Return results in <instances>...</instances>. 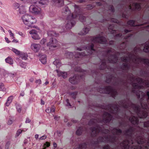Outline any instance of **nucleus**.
I'll return each mask as SVG.
<instances>
[{
  "label": "nucleus",
  "instance_id": "1",
  "mask_svg": "<svg viewBox=\"0 0 149 149\" xmlns=\"http://www.w3.org/2000/svg\"><path fill=\"white\" fill-rule=\"evenodd\" d=\"M126 139L120 143L122 149H149L148 130L139 128L138 130L130 126L124 132Z\"/></svg>",
  "mask_w": 149,
  "mask_h": 149
},
{
  "label": "nucleus",
  "instance_id": "2",
  "mask_svg": "<svg viewBox=\"0 0 149 149\" xmlns=\"http://www.w3.org/2000/svg\"><path fill=\"white\" fill-rule=\"evenodd\" d=\"M102 119L101 118L92 119L89 121L88 124L89 125L94 126L91 129L92 131L91 134L92 137H96L100 132L106 134L109 133L110 131L109 130H102L99 123H101V126H102L103 123H109L112 120V116L110 113L105 112L102 115Z\"/></svg>",
  "mask_w": 149,
  "mask_h": 149
},
{
  "label": "nucleus",
  "instance_id": "3",
  "mask_svg": "<svg viewBox=\"0 0 149 149\" xmlns=\"http://www.w3.org/2000/svg\"><path fill=\"white\" fill-rule=\"evenodd\" d=\"M97 50L96 47H95L94 48V44L93 43H91L88 46L87 50L88 52H87L86 50H85L84 52H76L75 53L74 56L72 52H67L65 53V56L67 58L70 59H73L74 57L76 59V60L79 61L80 60L79 59H82L83 56L91 54L93 53V51L96 52Z\"/></svg>",
  "mask_w": 149,
  "mask_h": 149
},
{
  "label": "nucleus",
  "instance_id": "4",
  "mask_svg": "<svg viewBox=\"0 0 149 149\" xmlns=\"http://www.w3.org/2000/svg\"><path fill=\"white\" fill-rule=\"evenodd\" d=\"M74 70L75 71L83 72L82 74H80L77 75H74L73 77H70L69 79V81L72 84H77L78 82L81 79L83 80L84 79L86 73L87 74H88L91 75L93 76V77H96L97 75L96 71H91V73H88V72L86 71L83 72V70L80 67H77L74 68Z\"/></svg>",
  "mask_w": 149,
  "mask_h": 149
},
{
  "label": "nucleus",
  "instance_id": "5",
  "mask_svg": "<svg viewBox=\"0 0 149 149\" xmlns=\"http://www.w3.org/2000/svg\"><path fill=\"white\" fill-rule=\"evenodd\" d=\"M121 59L122 61L126 63L130 62V60L136 64L143 62L146 65L147 68H149V59L136 56L134 54L131 53H130L128 56L122 57L121 58Z\"/></svg>",
  "mask_w": 149,
  "mask_h": 149
},
{
  "label": "nucleus",
  "instance_id": "6",
  "mask_svg": "<svg viewBox=\"0 0 149 149\" xmlns=\"http://www.w3.org/2000/svg\"><path fill=\"white\" fill-rule=\"evenodd\" d=\"M63 12L65 11V13L68 14L67 17V23L65 28L66 29H71L75 24V21L74 19L79 16V14L77 13L75 14L72 13L71 15V12L68 6H65L62 10Z\"/></svg>",
  "mask_w": 149,
  "mask_h": 149
},
{
  "label": "nucleus",
  "instance_id": "7",
  "mask_svg": "<svg viewBox=\"0 0 149 149\" xmlns=\"http://www.w3.org/2000/svg\"><path fill=\"white\" fill-rule=\"evenodd\" d=\"M104 138L102 136H99L96 141L93 139L89 140L87 143L81 144L77 147L76 149H95L99 143V142H103Z\"/></svg>",
  "mask_w": 149,
  "mask_h": 149
},
{
  "label": "nucleus",
  "instance_id": "8",
  "mask_svg": "<svg viewBox=\"0 0 149 149\" xmlns=\"http://www.w3.org/2000/svg\"><path fill=\"white\" fill-rule=\"evenodd\" d=\"M98 92L100 93L110 94L111 97L115 99L116 96L118 95L117 90L113 88L111 86H106L104 88H100L97 89Z\"/></svg>",
  "mask_w": 149,
  "mask_h": 149
},
{
  "label": "nucleus",
  "instance_id": "9",
  "mask_svg": "<svg viewBox=\"0 0 149 149\" xmlns=\"http://www.w3.org/2000/svg\"><path fill=\"white\" fill-rule=\"evenodd\" d=\"M111 132L113 135L105 136L104 138L110 142L113 143L117 142L118 140V137L115 135H120L122 134V132L120 129L114 128L111 130Z\"/></svg>",
  "mask_w": 149,
  "mask_h": 149
},
{
  "label": "nucleus",
  "instance_id": "10",
  "mask_svg": "<svg viewBox=\"0 0 149 149\" xmlns=\"http://www.w3.org/2000/svg\"><path fill=\"white\" fill-rule=\"evenodd\" d=\"M107 53L105 55V57L107 58V61L110 63L115 64L117 63L118 61V54L120 53L118 52H116L114 54H109L111 53H112V49H110L106 51Z\"/></svg>",
  "mask_w": 149,
  "mask_h": 149
},
{
  "label": "nucleus",
  "instance_id": "11",
  "mask_svg": "<svg viewBox=\"0 0 149 149\" xmlns=\"http://www.w3.org/2000/svg\"><path fill=\"white\" fill-rule=\"evenodd\" d=\"M132 5L134 6V8H132L131 5L130 4L128 6L129 9L127 10V9H125L124 11L125 13L123 12L122 13V17L127 19L131 15L132 11L134 10H139L141 9V7L140 3H133Z\"/></svg>",
  "mask_w": 149,
  "mask_h": 149
},
{
  "label": "nucleus",
  "instance_id": "12",
  "mask_svg": "<svg viewBox=\"0 0 149 149\" xmlns=\"http://www.w3.org/2000/svg\"><path fill=\"white\" fill-rule=\"evenodd\" d=\"M103 108L109 111L111 113L116 116L118 115L120 113V109L117 104H108Z\"/></svg>",
  "mask_w": 149,
  "mask_h": 149
},
{
  "label": "nucleus",
  "instance_id": "13",
  "mask_svg": "<svg viewBox=\"0 0 149 149\" xmlns=\"http://www.w3.org/2000/svg\"><path fill=\"white\" fill-rule=\"evenodd\" d=\"M21 19L24 23L29 26H30L31 24L35 23L36 22L35 17L28 14H25L22 16Z\"/></svg>",
  "mask_w": 149,
  "mask_h": 149
},
{
  "label": "nucleus",
  "instance_id": "14",
  "mask_svg": "<svg viewBox=\"0 0 149 149\" xmlns=\"http://www.w3.org/2000/svg\"><path fill=\"white\" fill-rule=\"evenodd\" d=\"M132 93L135 94L138 99L141 97V94L142 92L140 91V89H142L143 87L142 86L139 85L136 83H132Z\"/></svg>",
  "mask_w": 149,
  "mask_h": 149
},
{
  "label": "nucleus",
  "instance_id": "15",
  "mask_svg": "<svg viewBox=\"0 0 149 149\" xmlns=\"http://www.w3.org/2000/svg\"><path fill=\"white\" fill-rule=\"evenodd\" d=\"M90 40L92 42L94 43L98 44L99 43L105 44L107 41L106 38L103 36H100L96 37H91L90 38Z\"/></svg>",
  "mask_w": 149,
  "mask_h": 149
},
{
  "label": "nucleus",
  "instance_id": "16",
  "mask_svg": "<svg viewBox=\"0 0 149 149\" xmlns=\"http://www.w3.org/2000/svg\"><path fill=\"white\" fill-rule=\"evenodd\" d=\"M57 42V40L55 38H51L50 39L49 42L47 43V45L50 50H53L58 46Z\"/></svg>",
  "mask_w": 149,
  "mask_h": 149
},
{
  "label": "nucleus",
  "instance_id": "17",
  "mask_svg": "<svg viewBox=\"0 0 149 149\" xmlns=\"http://www.w3.org/2000/svg\"><path fill=\"white\" fill-rule=\"evenodd\" d=\"M121 115L123 117L128 119L132 124L137 125L138 124L139 120L138 118L133 116H131L130 117L127 116L125 113H123Z\"/></svg>",
  "mask_w": 149,
  "mask_h": 149
},
{
  "label": "nucleus",
  "instance_id": "18",
  "mask_svg": "<svg viewBox=\"0 0 149 149\" xmlns=\"http://www.w3.org/2000/svg\"><path fill=\"white\" fill-rule=\"evenodd\" d=\"M30 11L36 15L39 14L41 13V9L36 4L31 5L29 7Z\"/></svg>",
  "mask_w": 149,
  "mask_h": 149
},
{
  "label": "nucleus",
  "instance_id": "19",
  "mask_svg": "<svg viewBox=\"0 0 149 149\" xmlns=\"http://www.w3.org/2000/svg\"><path fill=\"white\" fill-rule=\"evenodd\" d=\"M29 33L31 35V36L34 40H39L40 38L37 33V31L35 29H32L29 31Z\"/></svg>",
  "mask_w": 149,
  "mask_h": 149
},
{
  "label": "nucleus",
  "instance_id": "20",
  "mask_svg": "<svg viewBox=\"0 0 149 149\" xmlns=\"http://www.w3.org/2000/svg\"><path fill=\"white\" fill-rule=\"evenodd\" d=\"M41 46L39 44L33 43L31 44V48L35 52H38L40 50Z\"/></svg>",
  "mask_w": 149,
  "mask_h": 149
},
{
  "label": "nucleus",
  "instance_id": "21",
  "mask_svg": "<svg viewBox=\"0 0 149 149\" xmlns=\"http://www.w3.org/2000/svg\"><path fill=\"white\" fill-rule=\"evenodd\" d=\"M122 84V86H127V82L126 81H124L123 80L120 79L119 82L117 81H115L114 85L115 86H118L119 85Z\"/></svg>",
  "mask_w": 149,
  "mask_h": 149
},
{
  "label": "nucleus",
  "instance_id": "22",
  "mask_svg": "<svg viewBox=\"0 0 149 149\" xmlns=\"http://www.w3.org/2000/svg\"><path fill=\"white\" fill-rule=\"evenodd\" d=\"M48 2V0H36V1L34 2V3L41 6L47 4Z\"/></svg>",
  "mask_w": 149,
  "mask_h": 149
},
{
  "label": "nucleus",
  "instance_id": "23",
  "mask_svg": "<svg viewBox=\"0 0 149 149\" xmlns=\"http://www.w3.org/2000/svg\"><path fill=\"white\" fill-rule=\"evenodd\" d=\"M84 131H85V132H86L87 129L86 128L83 127H79L78 128L76 132V134L78 135H80L83 132H84Z\"/></svg>",
  "mask_w": 149,
  "mask_h": 149
},
{
  "label": "nucleus",
  "instance_id": "24",
  "mask_svg": "<svg viewBox=\"0 0 149 149\" xmlns=\"http://www.w3.org/2000/svg\"><path fill=\"white\" fill-rule=\"evenodd\" d=\"M101 63L100 66L99 68L100 70H104L107 68L106 61L105 58L101 60Z\"/></svg>",
  "mask_w": 149,
  "mask_h": 149
},
{
  "label": "nucleus",
  "instance_id": "25",
  "mask_svg": "<svg viewBox=\"0 0 149 149\" xmlns=\"http://www.w3.org/2000/svg\"><path fill=\"white\" fill-rule=\"evenodd\" d=\"M56 71L57 73V75L58 76H62L64 78H65L67 77V72H61L58 69L56 70Z\"/></svg>",
  "mask_w": 149,
  "mask_h": 149
},
{
  "label": "nucleus",
  "instance_id": "26",
  "mask_svg": "<svg viewBox=\"0 0 149 149\" xmlns=\"http://www.w3.org/2000/svg\"><path fill=\"white\" fill-rule=\"evenodd\" d=\"M121 68L123 70H127L130 69V66L127 63H123L121 66Z\"/></svg>",
  "mask_w": 149,
  "mask_h": 149
},
{
  "label": "nucleus",
  "instance_id": "27",
  "mask_svg": "<svg viewBox=\"0 0 149 149\" xmlns=\"http://www.w3.org/2000/svg\"><path fill=\"white\" fill-rule=\"evenodd\" d=\"M40 60L43 64H45L47 63V56L46 55H43L40 57Z\"/></svg>",
  "mask_w": 149,
  "mask_h": 149
},
{
  "label": "nucleus",
  "instance_id": "28",
  "mask_svg": "<svg viewBox=\"0 0 149 149\" xmlns=\"http://www.w3.org/2000/svg\"><path fill=\"white\" fill-rule=\"evenodd\" d=\"M135 20H130L127 22V24L132 27H136L138 25L135 24Z\"/></svg>",
  "mask_w": 149,
  "mask_h": 149
},
{
  "label": "nucleus",
  "instance_id": "29",
  "mask_svg": "<svg viewBox=\"0 0 149 149\" xmlns=\"http://www.w3.org/2000/svg\"><path fill=\"white\" fill-rule=\"evenodd\" d=\"M114 28L115 26L113 24H110L108 27L109 29H110L112 30L111 33L113 34L116 33V30L114 29Z\"/></svg>",
  "mask_w": 149,
  "mask_h": 149
},
{
  "label": "nucleus",
  "instance_id": "30",
  "mask_svg": "<svg viewBox=\"0 0 149 149\" xmlns=\"http://www.w3.org/2000/svg\"><path fill=\"white\" fill-rule=\"evenodd\" d=\"M89 30V28L85 27L83 29L82 31L81 32H80L79 33V34L81 35H85L88 32Z\"/></svg>",
  "mask_w": 149,
  "mask_h": 149
},
{
  "label": "nucleus",
  "instance_id": "31",
  "mask_svg": "<svg viewBox=\"0 0 149 149\" xmlns=\"http://www.w3.org/2000/svg\"><path fill=\"white\" fill-rule=\"evenodd\" d=\"M19 56L22 59L26 60L27 59L28 55L26 53L21 52Z\"/></svg>",
  "mask_w": 149,
  "mask_h": 149
},
{
  "label": "nucleus",
  "instance_id": "32",
  "mask_svg": "<svg viewBox=\"0 0 149 149\" xmlns=\"http://www.w3.org/2000/svg\"><path fill=\"white\" fill-rule=\"evenodd\" d=\"M18 11L20 14H24L26 11L24 7L22 6L19 7Z\"/></svg>",
  "mask_w": 149,
  "mask_h": 149
},
{
  "label": "nucleus",
  "instance_id": "33",
  "mask_svg": "<svg viewBox=\"0 0 149 149\" xmlns=\"http://www.w3.org/2000/svg\"><path fill=\"white\" fill-rule=\"evenodd\" d=\"M53 63L56 66L57 68H59L61 65L60 61L57 59L53 62Z\"/></svg>",
  "mask_w": 149,
  "mask_h": 149
},
{
  "label": "nucleus",
  "instance_id": "34",
  "mask_svg": "<svg viewBox=\"0 0 149 149\" xmlns=\"http://www.w3.org/2000/svg\"><path fill=\"white\" fill-rule=\"evenodd\" d=\"M47 34L48 36H54L56 37L58 36V34L54 31H49L48 32Z\"/></svg>",
  "mask_w": 149,
  "mask_h": 149
},
{
  "label": "nucleus",
  "instance_id": "35",
  "mask_svg": "<svg viewBox=\"0 0 149 149\" xmlns=\"http://www.w3.org/2000/svg\"><path fill=\"white\" fill-rule=\"evenodd\" d=\"M13 96H10L7 99V102L5 104L6 106H8L10 103L12 102L13 99Z\"/></svg>",
  "mask_w": 149,
  "mask_h": 149
},
{
  "label": "nucleus",
  "instance_id": "36",
  "mask_svg": "<svg viewBox=\"0 0 149 149\" xmlns=\"http://www.w3.org/2000/svg\"><path fill=\"white\" fill-rule=\"evenodd\" d=\"M116 78V77H114L112 75H111L109 78H107L106 80V82L108 83L109 84L111 82L112 80L113 79H115Z\"/></svg>",
  "mask_w": 149,
  "mask_h": 149
},
{
  "label": "nucleus",
  "instance_id": "37",
  "mask_svg": "<svg viewBox=\"0 0 149 149\" xmlns=\"http://www.w3.org/2000/svg\"><path fill=\"white\" fill-rule=\"evenodd\" d=\"M5 61L6 63L10 64H12L13 63V59L10 57H8L6 58L5 59Z\"/></svg>",
  "mask_w": 149,
  "mask_h": 149
},
{
  "label": "nucleus",
  "instance_id": "38",
  "mask_svg": "<svg viewBox=\"0 0 149 149\" xmlns=\"http://www.w3.org/2000/svg\"><path fill=\"white\" fill-rule=\"evenodd\" d=\"M15 106L17 111L19 113H20L22 111V107L21 105L18 103H16Z\"/></svg>",
  "mask_w": 149,
  "mask_h": 149
},
{
  "label": "nucleus",
  "instance_id": "39",
  "mask_svg": "<svg viewBox=\"0 0 149 149\" xmlns=\"http://www.w3.org/2000/svg\"><path fill=\"white\" fill-rule=\"evenodd\" d=\"M148 72L147 70H143L141 72V76L142 77H146L148 74Z\"/></svg>",
  "mask_w": 149,
  "mask_h": 149
},
{
  "label": "nucleus",
  "instance_id": "40",
  "mask_svg": "<svg viewBox=\"0 0 149 149\" xmlns=\"http://www.w3.org/2000/svg\"><path fill=\"white\" fill-rule=\"evenodd\" d=\"M54 1L56 3L60 4V6L63 5L64 4L63 0H54Z\"/></svg>",
  "mask_w": 149,
  "mask_h": 149
},
{
  "label": "nucleus",
  "instance_id": "41",
  "mask_svg": "<svg viewBox=\"0 0 149 149\" xmlns=\"http://www.w3.org/2000/svg\"><path fill=\"white\" fill-rule=\"evenodd\" d=\"M136 80L139 83L143 84L144 82L143 79L140 77H137L136 78Z\"/></svg>",
  "mask_w": 149,
  "mask_h": 149
},
{
  "label": "nucleus",
  "instance_id": "42",
  "mask_svg": "<svg viewBox=\"0 0 149 149\" xmlns=\"http://www.w3.org/2000/svg\"><path fill=\"white\" fill-rule=\"evenodd\" d=\"M79 19L81 22H83L86 21V17L83 15H81L79 17Z\"/></svg>",
  "mask_w": 149,
  "mask_h": 149
},
{
  "label": "nucleus",
  "instance_id": "43",
  "mask_svg": "<svg viewBox=\"0 0 149 149\" xmlns=\"http://www.w3.org/2000/svg\"><path fill=\"white\" fill-rule=\"evenodd\" d=\"M143 51L146 52H149V45H146L144 47Z\"/></svg>",
  "mask_w": 149,
  "mask_h": 149
},
{
  "label": "nucleus",
  "instance_id": "44",
  "mask_svg": "<svg viewBox=\"0 0 149 149\" xmlns=\"http://www.w3.org/2000/svg\"><path fill=\"white\" fill-rule=\"evenodd\" d=\"M5 91L6 88L4 87V84L3 83H0V91Z\"/></svg>",
  "mask_w": 149,
  "mask_h": 149
},
{
  "label": "nucleus",
  "instance_id": "45",
  "mask_svg": "<svg viewBox=\"0 0 149 149\" xmlns=\"http://www.w3.org/2000/svg\"><path fill=\"white\" fill-rule=\"evenodd\" d=\"M78 93L77 92H74L71 93L70 94L72 97L74 99H75L76 98V96Z\"/></svg>",
  "mask_w": 149,
  "mask_h": 149
},
{
  "label": "nucleus",
  "instance_id": "46",
  "mask_svg": "<svg viewBox=\"0 0 149 149\" xmlns=\"http://www.w3.org/2000/svg\"><path fill=\"white\" fill-rule=\"evenodd\" d=\"M12 51L16 54H17L19 56L21 52L19 51H18L15 48H13L12 49Z\"/></svg>",
  "mask_w": 149,
  "mask_h": 149
},
{
  "label": "nucleus",
  "instance_id": "47",
  "mask_svg": "<svg viewBox=\"0 0 149 149\" xmlns=\"http://www.w3.org/2000/svg\"><path fill=\"white\" fill-rule=\"evenodd\" d=\"M109 10L112 13H114L115 11L113 5H110L109 7Z\"/></svg>",
  "mask_w": 149,
  "mask_h": 149
},
{
  "label": "nucleus",
  "instance_id": "48",
  "mask_svg": "<svg viewBox=\"0 0 149 149\" xmlns=\"http://www.w3.org/2000/svg\"><path fill=\"white\" fill-rule=\"evenodd\" d=\"M126 44L125 42H123L120 45V47H122L121 48V49H124L126 47Z\"/></svg>",
  "mask_w": 149,
  "mask_h": 149
},
{
  "label": "nucleus",
  "instance_id": "49",
  "mask_svg": "<svg viewBox=\"0 0 149 149\" xmlns=\"http://www.w3.org/2000/svg\"><path fill=\"white\" fill-rule=\"evenodd\" d=\"M23 131V130H22L20 129L18 130L17 132L16 136L17 137L19 135L22 133Z\"/></svg>",
  "mask_w": 149,
  "mask_h": 149
},
{
  "label": "nucleus",
  "instance_id": "50",
  "mask_svg": "<svg viewBox=\"0 0 149 149\" xmlns=\"http://www.w3.org/2000/svg\"><path fill=\"white\" fill-rule=\"evenodd\" d=\"M74 8L75 12L77 10H78L79 12L80 10V8L79 6L76 5H75L74 6Z\"/></svg>",
  "mask_w": 149,
  "mask_h": 149
},
{
  "label": "nucleus",
  "instance_id": "51",
  "mask_svg": "<svg viewBox=\"0 0 149 149\" xmlns=\"http://www.w3.org/2000/svg\"><path fill=\"white\" fill-rule=\"evenodd\" d=\"M144 127H146L148 128L149 127V121L145 122L144 123Z\"/></svg>",
  "mask_w": 149,
  "mask_h": 149
},
{
  "label": "nucleus",
  "instance_id": "52",
  "mask_svg": "<svg viewBox=\"0 0 149 149\" xmlns=\"http://www.w3.org/2000/svg\"><path fill=\"white\" fill-rule=\"evenodd\" d=\"M144 82L143 84H144L145 85L148 87H149V80H144Z\"/></svg>",
  "mask_w": 149,
  "mask_h": 149
},
{
  "label": "nucleus",
  "instance_id": "53",
  "mask_svg": "<svg viewBox=\"0 0 149 149\" xmlns=\"http://www.w3.org/2000/svg\"><path fill=\"white\" fill-rule=\"evenodd\" d=\"M93 8V7L91 4L88 5L87 6L86 8L88 10L92 9Z\"/></svg>",
  "mask_w": 149,
  "mask_h": 149
},
{
  "label": "nucleus",
  "instance_id": "54",
  "mask_svg": "<svg viewBox=\"0 0 149 149\" xmlns=\"http://www.w3.org/2000/svg\"><path fill=\"white\" fill-rule=\"evenodd\" d=\"M47 40L46 39L43 38L40 41V43L41 45H43L46 42Z\"/></svg>",
  "mask_w": 149,
  "mask_h": 149
},
{
  "label": "nucleus",
  "instance_id": "55",
  "mask_svg": "<svg viewBox=\"0 0 149 149\" xmlns=\"http://www.w3.org/2000/svg\"><path fill=\"white\" fill-rule=\"evenodd\" d=\"M129 77L130 79V81H133L134 79V77L132 75L130 74L129 75Z\"/></svg>",
  "mask_w": 149,
  "mask_h": 149
},
{
  "label": "nucleus",
  "instance_id": "56",
  "mask_svg": "<svg viewBox=\"0 0 149 149\" xmlns=\"http://www.w3.org/2000/svg\"><path fill=\"white\" fill-rule=\"evenodd\" d=\"M14 8L15 9H17L18 8H19L20 7L19 4L17 3H15L14 5Z\"/></svg>",
  "mask_w": 149,
  "mask_h": 149
},
{
  "label": "nucleus",
  "instance_id": "57",
  "mask_svg": "<svg viewBox=\"0 0 149 149\" xmlns=\"http://www.w3.org/2000/svg\"><path fill=\"white\" fill-rule=\"evenodd\" d=\"M20 66L24 68H26V63L24 62H22L20 64Z\"/></svg>",
  "mask_w": 149,
  "mask_h": 149
},
{
  "label": "nucleus",
  "instance_id": "58",
  "mask_svg": "<svg viewBox=\"0 0 149 149\" xmlns=\"http://www.w3.org/2000/svg\"><path fill=\"white\" fill-rule=\"evenodd\" d=\"M44 146L46 147H48L50 146V143L48 142H46L44 144Z\"/></svg>",
  "mask_w": 149,
  "mask_h": 149
},
{
  "label": "nucleus",
  "instance_id": "59",
  "mask_svg": "<svg viewBox=\"0 0 149 149\" xmlns=\"http://www.w3.org/2000/svg\"><path fill=\"white\" fill-rule=\"evenodd\" d=\"M103 149H110V147L108 145L104 146L103 148Z\"/></svg>",
  "mask_w": 149,
  "mask_h": 149
},
{
  "label": "nucleus",
  "instance_id": "60",
  "mask_svg": "<svg viewBox=\"0 0 149 149\" xmlns=\"http://www.w3.org/2000/svg\"><path fill=\"white\" fill-rule=\"evenodd\" d=\"M10 144V143L9 141H8L7 142L6 144V145L5 148L6 149H8V148L9 145Z\"/></svg>",
  "mask_w": 149,
  "mask_h": 149
},
{
  "label": "nucleus",
  "instance_id": "61",
  "mask_svg": "<svg viewBox=\"0 0 149 149\" xmlns=\"http://www.w3.org/2000/svg\"><path fill=\"white\" fill-rule=\"evenodd\" d=\"M139 50H140L139 48H137L136 47H135L134 49V53H135V54H136L137 52V51H139Z\"/></svg>",
  "mask_w": 149,
  "mask_h": 149
},
{
  "label": "nucleus",
  "instance_id": "62",
  "mask_svg": "<svg viewBox=\"0 0 149 149\" xmlns=\"http://www.w3.org/2000/svg\"><path fill=\"white\" fill-rule=\"evenodd\" d=\"M50 110L51 111V112H54L55 110V108L54 106H52V108H50Z\"/></svg>",
  "mask_w": 149,
  "mask_h": 149
},
{
  "label": "nucleus",
  "instance_id": "63",
  "mask_svg": "<svg viewBox=\"0 0 149 149\" xmlns=\"http://www.w3.org/2000/svg\"><path fill=\"white\" fill-rule=\"evenodd\" d=\"M10 35V36L12 37V38H14V34L12 32V31L11 30H9L8 31Z\"/></svg>",
  "mask_w": 149,
  "mask_h": 149
},
{
  "label": "nucleus",
  "instance_id": "64",
  "mask_svg": "<svg viewBox=\"0 0 149 149\" xmlns=\"http://www.w3.org/2000/svg\"><path fill=\"white\" fill-rule=\"evenodd\" d=\"M111 21L115 23H117L118 22V20H117L116 19L114 18H112L111 19Z\"/></svg>",
  "mask_w": 149,
  "mask_h": 149
}]
</instances>
